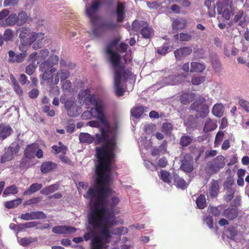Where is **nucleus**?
I'll return each mask as SVG.
<instances>
[{
  "instance_id": "obj_1",
  "label": "nucleus",
  "mask_w": 249,
  "mask_h": 249,
  "mask_svg": "<svg viewBox=\"0 0 249 249\" xmlns=\"http://www.w3.org/2000/svg\"><path fill=\"white\" fill-rule=\"evenodd\" d=\"M113 161L97 164L95 184L84 195L89 200V224L99 232V236L93 240L95 249H99L100 241L105 242L111 238L109 228L116 223L115 214L120 212L118 208H115L120 199L113 196L114 192L109 187L112 179Z\"/></svg>"
},
{
  "instance_id": "obj_2",
  "label": "nucleus",
  "mask_w": 249,
  "mask_h": 249,
  "mask_svg": "<svg viewBox=\"0 0 249 249\" xmlns=\"http://www.w3.org/2000/svg\"><path fill=\"white\" fill-rule=\"evenodd\" d=\"M86 125L93 127L100 128L101 134H96V143L103 142L101 147H96V157L98 162L101 164L106 162L114 161L115 152L117 148L119 134L118 125L117 123H109L107 120V126L100 121H90Z\"/></svg>"
},
{
  "instance_id": "obj_3",
  "label": "nucleus",
  "mask_w": 249,
  "mask_h": 249,
  "mask_svg": "<svg viewBox=\"0 0 249 249\" xmlns=\"http://www.w3.org/2000/svg\"><path fill=\"white\" fill-rule=\"evenodd\" d=\"M118 41L114 40L109 43L106 48V53L114 71V87L118 96H122L124 91V83L126 80L133 78V75L128 69H125L121 61L120 56L115 51L117 49L124 52L127 45L121 43L118 47Z\"/></svg>"
},
{
  "instance_id": "obj_4",
  "label": "nucleus",
  "mask_w": 249,
  "mask_h": 249,
  "mask_svg": "<svg viewBox=\"0 0 249 249\" xmlns=\"http://www.w3.org/2000/svg\"><path fill=\"white\" fill-rule=\"evenodd\" d=\"M79 104H85L87 108H90V110L85 111L81 115L84 120L91 119L95 118L107 126V118L104 114V105L103 101L96 95L90 93L89 89L81 91L78 95Z\"/></svg>"
},
{
  "instance_id": "obj_5",
  "label": "nucleus",
  "mask_w": 249,
  "mask_h": 249,
  "mask_svg": "<svg viewBox=\"0 0 249 249\" xmlns=\"http://www.w3.org/2000/svg\"><path fill=\"white\" fill-rule=\"evenodd\" d=\"M101 5V2L94 1L91 5L87 4L86 12L92 24L91 34L94 37H98L104 33L114 30L116 27V23L111 21H107L98 23L96 12Z\"/></svg>"
},
{
  "instance_id": "obj_6",
  "label": "nucleus",
  "mask_w": 249,
  "mask_h": 249,
  "mask_svg": "<svg viewBox=\"0 0 249 249\" xmlns=\"http://www.w3.org/2000/svg\"><path fill=\"white\" fill-rule=\"evenodd\" d=\"M40 69L43 72L41 75L42 80L46 81L50 86L57 85L59 80L62 82L70 76V72L67 70L60 69L57 71L53 66H50L47 62L42 63Z\"/></svg>"
},
{
  "instance_id": "obj_7",
  "label": "nucleus",
  "mask_w": 249,
  "mask_h": 249,
  "mask_svg": "<svg viewBox=\"0 0 249 249\" xmlns=\"http://www.w3.org/2000/svg\"><path fill=\"white\" fill-rule=\"evenodd\" d=\"M115 222L116 221H115ZM117 223L115 224H116ZM91 227H89L88 228V232L85 233L84 236V239L86 241H88L90 239L92 238L91 240V249H95L94 248L93 244V240L94 239L95 237L96 236H99V232L97 230L95 231L94 227L90 225ZM113 225L111 226L109 228V232L111 238L108 241H106L105 242L100 241L99 246L98 249H107V244L109 242H111L112 244H115L116 242V240L114 239L113 236L112 235H122L125 234L127 233L128 229L127 228L124 227H121L120 228H116L114 229L112 231L110 230V228Z\"/></svg>"
},
{
  "instance_id": "obj_8",
  "label": "nucleus",
  "mask_w": 249,
  "mask_h": 249,
  "mask_svg": "<svg viewBox=\"0 0 249 249\" xmlns=\"http://www.w3.org/2000/svg\"><path fill=\"white\" fill-rule=\"evenodd\" d=\"M205 101L203 97L199 96L191 105V108L196 111L197 117L204 118L209 112V107L204 104Z\"/></svg>"
},
{
  "instance_id": "obj_9",
  "label": "nucleus",
  "mask_w": 249,
  "mask_h": 249,
  "mask_svg": "<svg viewBox=\"0 0 249 249\" xmlns=\"http://www.w3.org/2000/svg\"><path fill=\"white\" fill-rule=\"evenodd\" d=\"M62 103L64 104L65 108L69 116L76 117L81 113L82 105H78L74 99L71 98L65 102L62 101Z\"/></svg>"
},
{
  "instance_id": "obj_10",
  "label": "nucleus",
  "mask_w": 249,
  "mask_h": 249,
  "mask_svg": "<svg viewBox=\"0 0 249 249\" xmlns=\"http://www.w3.org/2000/svg\"><path fill=\"white\" fill-rule=\"evenodd\" d=\"M44 38V34L41 33L31 32L26 40L24 41L26 44L30 46L32 44V48L34 50L41 48L42 45L41 40Z\"/></svg>"
},
{
  "instance_id": "obj_11",
  "label": "nucleus",
  "mask_w": 249,
  "mask_h": 249,
  "mask_svg": "<svg viewBox=\"0 0 249 249\" xmlns=\"http://www.w3.org/2000/svg\"><path fill=\"white\" fill-rule=\"evenodd\" d=\"M185 74L179 75H172L163 78L160 82H162L161 87L167 85H175L180 83L186 78Z\"/></svg>"
},
{
  "instance_id": "obj_12",
  "label": "nucleus",
  "mask_w": 249,
  "mask_h": 249,
  "mask_svg": "<svg viewBox=\"0 0 249 249\" xmlns=\"http://www.w3.org/2000/svg\"><path fill=\"white\" fill-rule=\"evenodd\" d=\"M19 146L16 143H12L7 149L4 155L1 158V162H5L11 160L14 156L17 154L19 151Z\"/></svg>"
},
{
  "instance_id": "obj_13",
  "label": "nucleus",
  "mask_w": 249,
  "mask_h": 249,
  "mask_svg": "<svg viewBox=\"0 0 249 249\" xmlns=\"http://www.w3.org/2000/svg\"><path fill=\"white\" fill-rule=\"evenodd\" d=\"M20 218L25 220L34 219H43L46 218V215L41 211L32 212L30 213L22 214L20 215Z\"/></svg>"
},
{
  "instance_id": "obj_14",
  "label": "nucleus",
  "mask_w": 249,
  "mask_h": 249,
  "mask_svg": "<svg viewBox=\"0 0 249 249\" xmlns=\"http://www.w3.org/2000/svg\"><path fill=\"white\" fill-rule=\"evenodd\" d=\"M76 230L75 228L70 226H57L52 229V231L57 234H70L74 233Z\"/></svg>"
},
{
  "instance_id": "obj_15",
  "label": "nucleus",
  "mask_w": 249,
  "mask_h": 249,
  "mask_svg": "<svg viewBox=\"0 0 249 249\" xmlns=\"http://www.w3.org/2000/svg\"><path fill=\"white\" fill-rule=\"evenodd\" d=\"M192 52V49L191 47H184L180 48L174 52L175 56L176 59L181 60L182 58L186 57L191 53Z\"/></svg>"
},
{
  "instance_id": "obj_16",
  "label": "nucleus",
  "mask_w": 249,
  "mask_h": 249,
  "mask_svg": "<svg viewBox=\"0 0 249 249\" xmlns=\"http://www.w3.org/2000/svg\"><path fill=\"white\" fill-rule=\"evenodd\" d=\"M180 168L183 171L187 173L191 172L193 169V160L189 156H186L184 160H182Z\"/></svg>"
},
{
  "instance_id": "obj_17",
  "label": "nucleus",
  "mask_w": 249,
  "mask_h": 249,
  "mask_svg": "<svg viewBox=\"0 0 249 249\" xmlns=\"http://www.w3.org/2000/svg\"><path fill=\"white\" fill-rule=\"evenodd\" d=\"M219 191V182L217 180H213L210 183L208 190L209 196L211 198L217 196Z\"/></svg>"
},
{
  "instance_id": "obj_18",
  "label": "nucleus",
  "mask_w": 249,
  "mask_h": 249,
  "mask_svg": "<svg viewBox=\"0 0 249 249\" xmlns=\"http://www.w3.org/2000/svg\"><path fill=\"white\" fill-rule=\"evenodd\" d=\"M187 25V21L182 18H178L173 20L172 28L173 30H179L184 28Z\"/></svg>"
},
{
  "instance_id": "obj_19",
  "label": "nucleus",
  "mask_w": 249,
  "mask_h": 249,
  "mask_svg": "<svg viewBox=\"0 0 249 249\" xmlns=\"http://www.w3.org/2000/svg\"><path fill=\"white\" fill-rule=\"evenodd\" d=\"M12 132L13 129L10 126L3 124L0 125V137L2 140L9 136Z\"/></svg>"
},
{
  "instance_id": "obj_20",
  "label": "nucleus",
  "mask_w": 249,
  "mask_h": 249,
  "mask_svg": "<svg viewBox=\"0 0 249 249\" xmlns=\"http://www.w3.org/2000/svg\"><path fill=\"white\" fill-rule=\"evenodd\" d=\"M124 8L125 6L124 4L120 2H118L116 14L118 22H122L124 20L125 15Z\"/></svg>"
},
{
  "instance_id": "obj_21",
  "label": "nucleus",
  "mask_w": 249,
  "mask_h": 249,
  "mask_svg": "<svg viewBox=\"0 0 249 249\" xmlns=\"http://www.w3.org/2000/svg\"><path fill=\"white\" fill-rule=\"evenodd\" d=\"M17 15L16 13H12L9 15V16L6 18L4 22V26H14L16 24L18 25V18Z\"/></svg>"
},
{
  "instance_id": "obj_22",
  "label": "nucleus",
  "mask_w": 249,
  "mask_h": 249,
  "mask_svg": "<svg viewBox=\"0 0 249 249\" xmlns=\"http://www.w3.org/2000/svg\"><path fill=\"white\" fill-rule=\"evenodd\" d=\"M37 148L38 144L37 143H33L29 145L25 150V157L29 159L34 157Z\"/></svg>"
},
{
  "instance_id": "obj_23",
  "label": "nucleus",
  "mask_w": 249,
  "mask_h": 249,
  "mask_svg": "<svg viewBox=\"0 0 249 249\" xmlns=\"http://www.w3.org/2000/svg\"><path fill=\"white\" fill-rule=\"evenodd\" d=\"M224 158L220 156L217 157L213 164V170L215 172L218 171L220 169L222 168L225 166Z\"/></svg>"
},
{
  "instance_id": "obj_24",
  "label": "nucleus",
  "mask_w": 249,
  "mask_h": 249,
  "mask_svg": "<svg viewBox=\"0 0 249 249\" xmlns=\"http://www.w3.org/2000/svg\"><path fill=\"white\" fill-rule=\"evenodd\" d=\"M224 112V107L222 104H215L212 109L213 114L218 117H221Z\"/></svg>"
},
{
  "instance_id": "obj_25",
  "label": "nucleus",
  "mask_w": 249,
  "mask_h": 249,
  "mask_svg": "<svg viewBox=\"0 0 249 249\" xmlns=\"http://www.w3.org/2000/svg\"><path fill=\"white\" fill-rule=\"evenodd\" d=\"M217 125L210 118H207L205 120L203 128L204 131L208 132L215 129Z\"/></svg>"
},
{
  "instance_id": "obj_26",
  "label": "nucleus",
  "mask_w": 249,
  "mask_h": 249,
  "mask_svg": "<svg viewBox=\"0 0 249 249\" xmlns=\"http://www.w3.org/2000/svg\"><path fill=\"white\" fill-rule=\"evenodd\" d=\"M140 148L141 150L145 149L147 150L151 146V142L150 140H148L147 138L141 137V140L139 142Z\"/></svg>"
},
{
  "instance_id": "obj_27",
  "label": "nucleus",
  "mask_w": 249,
  "mask_h": 249,
  "mask_svg": "<svg viewBox=\"0 0 249 249\" xmlns=\"http://www.w3.org/2000/svg\"><path fill=\"white\" fill-rule=\"evenodd\" d=\"M79 139L81 142L88 143H92L94 140V138L88 133H81Z\"/></svg>"
},
{
  "instance_id": "obj_28",
  "label": "nucleus",
  "mask_w": 249,
  "mask_h": 249,
  "mask_svg": "<svg viewBox=\"0 0 249 249\" xmlns=\"http://www.w3.org/2000/svg\"><path fill=\"white\" fill-rule=\"evenodd\" d=\"M56 165L52 162H44L41 166V171L43 173L50 172L56 167Z\"/></svg>"
},
{
  "instance_id": "obj_29",
  "label": "nucleus",
  "mask_w": 249,
  "mask_h": 249,
  "mask_svg": "<svg viewBox=\"0 0 249 249\" xmlns=\"http://www.w3.org/2000/svg\"><path fill=\"white\" fill-rule=\"evenodd\" d=\"M205 69V66L201 63L193 62L191 63V72H199L203 71Z\"/></svg>"
},
{
  "instance_id": "obj_30",
  "label": "nucleus",
  "mask_w": 249,
  "mask_h": 249,
  "mask_svg": "<svg viewBox=\"0 0 249 249\" xmlns=\"http://www.w3.org/2000/svg\"><path fill=\"white\" fill-rule=\"evenodd\" d=\"M222 215L229 219H232L237 217V211L235 209L228 208L224 211Z\"/></svg>"
},
{
  "instance_id": "obj_31",
  "label": "nucleus",
  "mask_w": 249,
  "mask_h": 249,
  "mask_svg": "<svg viewBox=\"0 0 249 249\" xmlns=\"http://www.w3.org/2000/svg\"><path fill=\"white\" fill-rule=\"evenodd\" d=\"M195 94L193 93H185L182 94L180 97V100L181 103L186 105L189 104L195 98Z\"/></svg>"
},
{
  "instance_id": "obj_32",
  "label": "nucleus",
  "mask_w": 249,
  "mask_h": 249,
  "mask_svg": "<svg viewBox=\"0 0 249 249\" xmlns=\"http://www.w3.org/2000/svg\"><path fill=\"white\" fill-rule=\"evenodd\" d=\"M42 187V185L41 184L38 183H34L32 184L29 188L25 191L23 194L24 195H31L38 190H40Z\"/></svg>"
},
{
  "instance_id": "obj_33",
  "label": "nucleus",
  "mask_w": 249,
  "mask_h": 249,
  "mask_svg": "<svg viewBox=\"0 0 249 249\" xmlns=\"http://www.w3.org/2000/svg\"><path fill=\"white\" fill-rule=\"evenodd\" d=\"M19 32H20L19 37L20 41L23 42L25 40H26V39L27 38V37L31 32L30 28L24 27L21 28L19 30Z\"/></svg>"
},
{
  "instance_id": "obj_34",
  "label": "nucleus",
  "mask_w": 249,
  "mask_h": 249,
  "mask_svg": "<svg viewBox=\"0 0 249 249\" xmlns=\"http://www.w3.org/2000/svg\"><path fill=\"white\" fill-rule=\"evenodd\" d=\"M174 182L175 185L179 188L185 189L187 187V184L184 179L178 175L174 176Z\"/></svg>"
},
{
  "instance_id": "obj_35",
  "label": "nucleus",
  "mask_w": 249,
  "mask_h": 249,
  "mask_svg": "<svg viewBox=\"0 0 249 249\" xmlns=\"http://www.w3.org/2000/svg\"><path fill=\"white\" fill-rule=\"evenodd\" d=\"M196 204L198 209H203L206 206L205 196L200 195L196 200Z\"/></svg>"
},
{
  "instance_id": "obj_36",
  "label": "nucleus",
  "mask_w": 249,
  "mask_h": 249,
  "mask_svg": "<svg viewBox=\"0 0 249 249\" xmlns=\"http://www.w3.org/2000/svg\"><path fill=\"white\" fill-rule=\"evenodd\" d=\"M22 199L18 198L13 200L6 202L5 206L8 209H12L18 206L22 202Z\"/></svg>"
},
{
  "instance_id": "obj_37",
  "label": "nucleus",
  "mask_w": 249,
  "mask_h": 249,
  "mask_svg": "<svg viewBox=\"0 0 249 249\" xmlns=\"http://www.w3.org/2000/svg\"><path fill=\"white\" fill-rule=\"evenodd\" d=\"M152 33V29L146 23L141 30V34L142 36L145 38H149L151 37Z\"/></svg>"
},
{
  "instance_id": "obj_38",
  "label": "nucleus",
  "mask_w": 249,
  "mask_h": 249,
  "mask_svg": "<svg viewBox=\"0 0 249 249\" xmlns=\"http://www.w3.org/2000/svg\"><path fill=\"white\" fill-rule=\"evenodd\" d=\"M144 111L143 107H137L133 108L131 109V113L133 117L136 118H139Z\"/></svg>"
},
{
  "instance_id": "obj_39",
  "label": "nucleus",
  "mask_w": 249,
  "mask_h": 249,
  "mask_svg": "<svg viewBox=\"0 0 249 249\" xmlns=\"http://www.w3.org/2000/svg\"><path fill=\"white\" fill-rule=\"evenodd\" d=\"M58 189V185L57 184H53L50 185L41 191V194L43 195H49L53 193L55 191L57 190Z\"/></svg>"
},
{
  "instance_id": "obj_40",
  "label": "nucleus",
  "mask_w": 249,
  "mask_h": 249,
  "mask_svg": "<svg viewBox=\"0 0 249 249\" xmlns=\"http://www.w3.org/2000/svg\"><path fill=\"white\" fill-rule=\"evenodd\" d=\"M36 241V239L32 237H27L21 238L18 240V242L22 246H27L32 243Z\"/></svg>"
},
{
  "instance_id": "obj_41",
  "label": "nucleus",
  "mask_w": 249,
  "mask_h": 249,
  "mask_svg": "<svg viewBox=\"0 0 249 249\" xmlns=\"http://www.w3.org/2000/svg\"><path fill=\"white\" fill-rule=\"evenodd\" d=\"M160 178L164 182L169 185L171 183V175L169 172L161 170L160 171Z\"/></svg>"
},
{
  "instance_id": "obj_42",
  "label": "nucleus",
  "mask_w": 249,
  "mask_h": 249,
  "mask_svg": "<svg viewBox=\"0 0 249 249\" xmlns=\"http://www.w3.org/2000/svg\"><path fill=\"white\" fill-rule=\"evenodd\" d=\"M18 17V25H21L23 23H25L28 18V16L26 13L24 11H21L19 13L18 15H17Z\"/></svg>"
},
{
  "instance_id": "obj_43",
  "label": "nucleus",
  "mask_w": 249,
  "mask_h": 249,
  "mask_svg": "<svg viewBox=\"0 0 249 249\" xmlns=\"http://www.w3.org/2000/svg\"><path fill=\"white\" fill-rule=\"evenodd\" d=\"M53 149L55 151L54 153L55 154L60 152H62L63 154H66L67 151L66 147L60 142L58 143V145L53 146Z\"/></svg>"
},
{
  "instance_id": "obj_44",
  "label": "nucleus",
  "mask_w": 249,
  "mask_h": 249,
  "mask_svg": "<svg viewBox=\"0 0 249 249\" xmlns=\"http://www.w3.org/2000/svg\"><path fill=\"white\" fill-rule=\"evenodd\" d=\"M192 36L184 33H181L179 35H176L174 36L175 39L179 40L181 41H187L191 39Z\"/></svg>"
},
{
  "instance_id": "obj_45",
  "label": "nucleus",
  "mask_w": 249,
  "mask_h": 249,
  "mask_svg": "<svg viewBox=\"0 0 249 249\" xmlns=\"http://www.w3.org/2000/svg\"><path fill=\"white\" fill-rule=\"evenodd\" d=\"M38 222L36 221L29 222L18 226V230L21 231L26 228H30L37 226Z\"/></svg>"
},
{
  "instance_id": "obj_46",
  "label": "nucleus",
  "mask_w": 249,
  "mask_h": 249,
  "mask_svg": "<svg viewBox=\"0 0 249 249\" xmlns=\"http://www.w3.org/2000/svg\"><path fill=\"white\" fill-rule=\"evenodd\" d=\"M146 23L143 21L139 22L138 21H134L132 25V29L137 32L142 30V29Z\"/></svg>"
},
{
  "instance_id": "obj_47",
  "label": "nucleus",
  "mask_w": 249,
  "mask_h": 249,
  "mask_svg": "<svg viewBox=\"0 0 249 249\" xmlns=\"http://www.w3.org/2000/svg\"><path fill=\"white\" fill-rule=\"evenodd\" d=\"M192 139L191 137L188 135H183L180 141V144L182 146H187L191 143Z\"/></svg>"
},
{
  "instance_id": "obj_48",
  "label": "nucleus",
  "mask_w": 249,
  "mask_h": 249,
  "mask_svg": "<svg viewBox=\"0 0 249 249\" xmlns=\"http://www.w3.org/2000/svg\"><path fill=\"white\" fill-rule=\"evenodd\" d=\"M18 193L17 188L15 185L7 187L4 191L3 195L6 196L10 194H16Z\"/></svg>"
},
{
  "instance_id": "obj_49",
  "label": "nucleus",
  "mask_w": 249,
  "mask_h": 249,
  "mask_svg": "<svg viewBox=\"0 0 249 249\" xmlns=\"http://www.w3.org/2000/svg\"><path fill=\"white\" fill-rule=\"evenodd\" d=\"M224 133L223 131H218L217 133L215 141H214V146L215 147L218 146L221 142L223 141L224 138Z\"/></svg>"
},
{
  "instance_id": "obj_50",
  "label": "nucleus",
  "mask_w": 249,
  "mask_h": 249,
  "mask_svg": "<svg viewBox=\"0 0 249 249\" xmlns=\"http://www.w3.org/2000/svg\"><path fill=\"white\" fill-rule=\"evenodd\" d=\"M37 64L38 62L36 64V63H32L28 65L25 69L26 73L28 75H32L35 71Z\"/></svg>"
},
{
  "instance_id": "obj_51",
  "label": "nucleus",
  "mask_w": 249,
  "mask_h": 249,
  "mask_svg": "<svg viewBox=\"0 0 249 249\" xmlns=\"http://www.w3.org/2000/svg\"><path fill=\"white\" fill-rule=\"evenodd\" d=\"M9 14V11L8 9H4L0 12V25L4 26V22L3 19Z\"/></svg>"
},
{
  "instance_id": "obj_52",
  "label": "nucleus",
  "mask_w": 249,
  "mask_h": 249,
  "mask_svg": "<svg viewBox=\"0 0 249 249\" xmlns=\"http://www.w3.org/2000/svg\"><path fill=\"white\" fill-rule=\"evenodd\" d=\"M205 80V77L194 76L192 79V83L194 85H198Z\"/></svg>"
},
{
  "instance_id": "obj_53",
  "label": "nucleus",
  "mask_w": 249,
  "mask_h": 249,
  "mask_svg": "<svg viewBox=\"0 0 249 249\" xmlns=\"http://www.w3.org/2000/svg\"><path fill=\"white\" fill-rule=\"evenodd\" d=\"M173 129V125L171 123H164L162 125V130L167 134H170Z\"/></svg>"
},
{
  "instance_id": "obj_54",
  "label": "nucleus",
  "mask_w": 249,
  "mask_h": 249,
  "mask_svg": "<svg viewBox=\"0 0 249 249\" xmlns=\"http://www.w3.org/2000/svg\"><path fill=\"white\" fill-rule=\"evenodd\" d=\"M231 6H226L224 8L222 12L223 17L226 20H229L231 17Z\"/></svg>"
},
{
  "instance_id": "obj_55",
  "label": "nucleus",
  "mask_w": 249,
  "mask_h": 249,
  "mask_svg": "<svg viewBox=\"0 0 249 249\" xmlns=\"http://www.w3.org/2000/svg\"><path fill=\"white\" fill-rule=\"evenodd\" d=\"M13 32L12 31L9 29L6 30L3 34V39L6 41H11L13 39Z\"/></svg>"
},
{
  "instance_id": "obj_56",
  "label": "nucleus",
  "mask_w": 249,
  "mask_h": 249,
  "mask_svg": "<svg viewBox=\"0 0 249 249\" xmlns=\"http://www.w3.org/2000/svg\"><path fill=\"white\" fill-rule=\"evenodd\" d=\"M239 105L247 112H249V102L240 99L238 102Z\"/></svg>"
},
{
  "instance_id": "obj_57",
  "label": "nucleus",
  "mask_w": 249,
  "mask_h": 249,
  "mask_svg": "<svg viewBox=\"0 0 249 249\" xmlns=\"http://www.w3.org/2000/svg\"><path fill=\"white\" fill-rule=\"evenodd\" d=\"M61 82H62L61 88H62V89L64 91H70L71 89V81L70 80H66V81H65L63 82L62 81Z\"/></svg>"
},
{
  "instance_id": "obj_58",
  "label": "nucleus",
  "mask_w": 249,
  "mask_h": 249,
  "mask_svg": "<svg viewBox=\"0 0 249 249\" xmlns=\"http://www.w3.org/2000/svg\"><path fill=\"white\" fill-rule=\"evenodd\" d=\"M27 56L26 53H21L16 56V58L15 59V62L20 63L22 62L25 58Z\"/></svg>"
},
{
  "instance_id": "obj_59",
  "label": "nucleus",
  "mask_w": 249,
  "mask_h": 249,
  "mask_svg": "<svg viewBox=\"0 0 249 249\" xmlns=\"http://www.w3.org/2000/svg\"><path fill=\"white\" fill-rule=\"evenodd\" d=\"M49 51L47 49H43L40 51L38 55V58L41 61L42 60L45 59L49 55Z\"/></svg>"
},
{
  "instance_id": "obj_60",
  "label": "nucleus",
  "mask_w": 249,
  "mask_h": 249,
  "mask_svg": "<svg viewBox=\"0 0 249 249\" xmlns=\"http://www.w3.org/2000/svg\"><path fill=\"white\" fill-rule=\"evenodd\" d=\"M204 220L209 228L212 229L213 228V219L212 216H206V218L204 219Z\"/></svg>"
},
{
  "instance_id": "obj_61",
  "label": "nucleus",
  "mask_w": 249,
  "mask_h": 249,
  "mask_svg": "<svg viewBox=\"0 0 249 249\" xmlns=\"http://www.w3.org/2000/svg\"><path fill=\"white\" fill-rule=\"evenodd\" d=\"M19 0H4L3 6L7 7L17 4Z\"/></svg>"
},
{
  "instance_id": "obj_62",
  "label": "nucleus",
  "mask_w": 249,
  "mask_h": 249,
  "mask_svg": "<svg viewBox=\"0 0 249 249\" xmlns=\"http://www.w3.org/2000/svg\"><path fill=\"white\" fill-rule=\"evenodd\" d=\"M226 6H224L223 5V4L220 2H217L216 3V6L215 7V8L216 9V11L218 13V14H222L223 10H224V9L225 7H226Z\"/></svg>"
},
{
  "instance_id": "obj_63",
  "label": "nucleus",
  "mask_w": 249,
  "mask_h": 249,
  "mask_svg": "<svg viewBox=\"0 0 249 249\" xmlns=\"http://www.w3.org/2000/svg\"><path fill=\"white\" fill-rule=\"evenodd\" d=\"M212 213L215 216H219L221 214V210H219L217 207H212L208 208Z\"/></svg>"
},
{
  "instance_id": "obj_64",
  "label": "nucleus",
  "mask_w": 249,
  "mask_h": 249,
  "mask_svg": "<svg viewBox=\"0 0 249 249\" xmlns=\"http://www.w3.org/2000/svg\"><path fill=\"white\" fill-rule=\"evenodd\" d=\"M234 194V191L230 189L228 193L225 196L224 199L227 202L230 201L233 198Z\"/></svg>"
}]
</instances>
